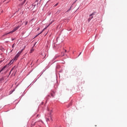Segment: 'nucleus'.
<instances>
[{"label": "nucleus", "instance_id": "obj_17", "mask_svg": "<svg viewBox=\"0 0 127 127\" xmlns=\"http://www.w3.org/2000/svg\"><path fill=\"white\" fill-rule=\"evenodd\" d=\"M12 69H13V68H12V70L10 71V72H11V71H12Z\"/></svg>", "mask_w": 127, "mask_h": 127}, {"label": "nucleus", "instance_id": "obj_6", "mask_svg": "<svg viewBox=\"0 0 127 127\" xmlns=\"http://www.w3.org/2000/svg\"><path fill=\"white\" fill-rule=\"evenodd\" d=\"M22 51H23V50H22L20 52H19L17 54L20 56L21 53H22Z\"/></svg>", "mask_w": 127, "mask_h": 127}, {"label": "nucleus", "instance_id": "obj_1", "mask_svg": "<svg viewBox=\"0 0 127 127\" xmlns=\"http://www.w3.org/2000/svg\"><path fill=\"white\" fill-rule=\"evenodd\" d=\"M20 27H21V25H19V26H17V27H15V28H14L12 30V31H11L10 32H9L8 33H5V34H4V35H3V36L13 33V32L16 31V30H17V29H18L19 28H20Z\"/></svg>", "mask_w": 127, "mask_h": 127}, {"label": "nucleus", "instance_id": "obj_5", "mask_svg": "<svg viewBox=\"0 0 127 127\" xmlns=\"http://www.w3.org/2000/svg\"><path fill=\"white\" fill-rule=\"evenodd\" d=\"M19 57V55L18 54H17L15 57V59L16 60H17V58Z\"/></svg>", "mask_w": 127, "mask_h": 127}, {"label": "nucleus", "instance_id": "obj_14", "mask_svg": "<svg viewBox=\"0 0 127 127\" xmlns=\"http://www.w3.org/2000/svg\"><path fill=\"white\" fill-rule=\"evenodd\" d=\"M59 3H57L56 5H55V6H57L58 5Z\"/></svg>", "mask_w": 127, "mask_h": 127}, {"label": "nucleus", "instance_id": "obj_3", "mask_svg": "<svg viewBox=\"0 0 127 127\" xmlns=\"http://www.w3.org/2000/svg\"><path fill=\"white\" fill-rule=\"evenodd\" d=\"M48 111L50 112L49 115H52V109H48Z\"/></svg>", "mask_w": 127, "mask_h": 127}, {"label": "nucleus", "instance_id": "obj_12", "mask_svg": "<svg viewBox=\"0 0 127 127\" xmlns=\"http://www.w3.org/2000/svg\"><path fill=\"white\" fill-rule=\"evenodd\" d=\"M72 7V6L70 7V8H69V9H68V10H67V11H69L71 10V8Z\"/></svg>", "mask_w": 127, "mask_h": 127}, {"label": "nucleus", "instance_id": "obj_15", "mask_svg": "<svg viewBox=\"0 0 127 127\" xmlns=\"http://www.w3.org/2000/svg\"><path fill=\"white\" fill-rule=\"evenodd\" d=\"M27 23H28V22H27V21H26V22L25 23V25H27Z\"/></svg>", "mask_w": 127, "mask_h": 127}, {"label": "nucleus", "instance_id": "obj_9", "mask_svg": "<svg viewBox=\"0 0 127 127\" xmlns=\"http://www.w3.org/2000/svg\"><path fill=\"white\" fill-rule=\"evenodd\" d=\"M13 61H14V60H12L10 62V63L9 64H10H10H12V63H13Z\"/></svg>", "mask_w": 127, "mask_h": 127}, {"label": "nucleus", "instance_id": "obj_13", "mask_svg": "<svg viewBox=\"0 0 127 127\" xmlns=\"http://www.w3.org/2000/svg\"><path fill=\"white\" fill-rule=\"evenodd\" d=\"M43 31H44V30H43V31H42V32H41V33H40L39 34H38V35H39L41 34L43 32Z\"/></svg>", "mask_w": 127, "mask_h": 127}, {"label": "nucleus", "instance_id": "obj_11", "mask_svg": "<svg viewBox=\"0 0 127 127\" xmlns=\"http://www.w3.org/2000/svg\"><path fill=\"white\" fill-rule=\"evenodd\" d=\"M91 20V18H89V19H88V22H90V21Z\"/></svg>", "mask_w": 127, "mask_h": 127}, {"label": "nucleus", "instance_id": "obj_18", "mask_svg": "<svg viewBox=\"0 0 127 127\" xmlns=\"http://www.w3.org/2000/svg\"><path fill=\"white\" fill-rule=\"evenodd\" d=\"M81 53H80V54H79V56H80V55H81Z\"/></svg>", "mask_w": 127, "mask_h": 127}, {"label": "nucleus", "instance_id": "obj_16", "mask_svg": "<svg viewBox=\"0 0 127 127\" xmlns=\"http://www.w3.org/2000/svg\"><path fill=\"white\" fill-rule=\"evenodd\" d=\"M14 47V44H13V45L12 46V48H13Z\"/></svg>", "mask_w": 127, "mask_h": 127}, {"label": "nucleus", "instance_id": "obj_7", "mask_svg": "<svg viewBox=\"0 0 127 127\" xmlns=\"http://www.w3.org/2000/svg\"><path fill=\"white\" fill-rule=\"evenodd\" d=\"M5 67H6V66H4L2 68V69L0 70V73L1 72V71H2V70H3V69H4Z\"/></svg>", "mask_w": 127, "mask_h": 127}, {"label": "nucleus", "instance_id": "obj_8", "mask_svg": "<svg viewBox=\"0 0 127 127\" xmlns=\"http://www.w3.org/2000/svg\"><path fill=\"white\" fill-rule=\"evenodd\" d=\"M34 51V49H33V48H32L31 49L30 53H33Z\"/></svg>", "mask_w": 127, "mask_h": 127}, {"label": "nucleus", "instance_id": "obj_2", "mask_svg": "<svg viewBox=\"0 0 127 127\" xmlns=\"http://www.w3.org/2000/svg\"><path fill=\"white\" fill-rule=\"evenodd\" d=\"M25 1H26V0H24L23 2L20 3L19 5H18V7H19L20 8H22V6L23 5V4H24V3H25Z\"/></svg>", "mask_w": 127, "mask_h": 127}, {"label": "nucleus", "instance_id": "obj_19", "mask_svg": "<svg viewBox=\"0 0 127 127\" xmlns=\"http://www.w3.org/2000/svg\"><path fill=\"white\" fill-rule=\"evenodd\" d=\"M65 53L66 52V50H65Z\"/></svg>", "mask_w": 127, "mask_h": 127}, {"label": "nucleus", "instance_id": "obj_20", "mask_svg": "<svg viewBox=\"0 0 127 127\" xmlns=\"http://www.w3.org/2000/svg\"><path fill=\"white\" fill-rule=\"evenodd\" d=\"M2 80H3V78H2Z\"/></svg>", "mask_w": 127, "mask_h": 127}, {"label": "nucleus", "instance_id": "obj_10", "mask_svg": "<svg viewBox=\"0 0 127 127\" xmlns=\"http://www.w3.org/2000/svg\"><path fill=\"white\" fill-rule=\"evenodd\" d=\"M60 10H59L57 12L56 14H58L60 13Z\"/></svg>", "mask_w": 127, "mask_h": 127}, {"label": "nucleus", "instance_id": "obj_4", "mask_svg": "<svg viewBox=\"0 0 127 127\" xmlns=\"http://www.w3.org/2000/svg\"><path fill=\"white\" fill-rule=\"evenodd\" d=\"M94 14V13H92V14H90L89 16H90V18H91V19L93 18L92 15H93Z\"/></svg>", "mask_w": 127, "mask_h": 127}]
</instances>
